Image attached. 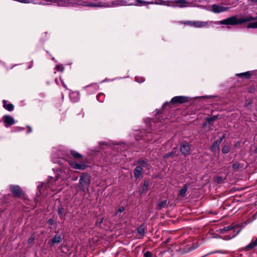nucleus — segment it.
Wrapping results in <instances>:
<instances>
[{
	"label": "nucleus",
	"instance_id": "16",
	"mask_svg": "<svg viewBox=\"0 0 257 257\" xmlns=\"http://www.w3.org/2000/svg\"><path fill=\"white\" fill-rule=\"evenodd\" d=\"M220 144V143H219L218 140L214 141L211 147V151L213 153H216V151L218 150V147Z\"/></svg>",
	"mask_w": 257,
	"mask_h": 257
},
{
	"label": "nucleus",
	"instance_id": "1",
	"mask_svg": "<svg viewBox=\"0 0 257 257\" xmlns=\"http://www.w3.org/2000/svg\"><path fill=\"white\" fill-rule=\"evenodd\" d=\"M255 20H257V17L254 18L250 15H248L246 17H238L237 16H233L219 21L218 24L226 25H237Z\"/></svg>",
	"mask_w": 257,
	"mask_h": 257
},
{
	"label": "nucleus",
	"instance_id": "32",
	"mask_svg": "<svg viewBox=\"0 0 257 257\" xmlns=\"http://www.w3.org/2000/svg\"><path fill=\"white\" fill-rule=\"evenodd\" d=\"M242 167L240 166V164L238 162H235L232 165V168L235 170L240 169Z\"/></svg>",
	"mask_w": 257,
	"mask_h": 257
},
{
	"label": "nucleus",
	"instance_id": "19",
	"mask_svg": "<svg viewBox=\"0 0 257 257\" xmlns=\"http://www.w3.org/2000/svg\"><path fill=\"white\" fill-rule=\"evenodd\" d=\"M57 181V178L55 180L53 178L50 177L48 181V187L49 188H51L54 186L56 184Z\"/></svg>",
	"mask_w": 257,
	"mask_h": 257
},
{
	"label": "nucleus",
	"instance_id": "17",
	"mask_svg": "<svg viewBox=\"0 0 257 257\" xmlns=\"http://www.w3.org/2000/svg\"><path fill=\"white\" fill-rule=\"evenodd\" d=\"M137 232L138 234L143 237L145 233V227L144 225H140L137 229Z\"/></svg>",
	"mask_w": 257,
	"mask_h": 257
},
{
	"label": "nucleus",
	"instance_id": "40",
	"mask_svg": "<svg viewBox=\"0 0 257 257\" xmlns=\"http://www.w3.org/2000/svg\"><path fill=\"white\" fill-rule=\"evenodd\" d=\"M224 253V252H223L221 250H216V251H213V252H211L209 253H208V254H212V253Z\"/></svg>",
	"mask_w": 257,
	"mask_h": 257
},
{
	"label": "nucleus",
	"instance_id": "30",
	"mask_svg": "<svg viewBox=\"0 0 257 257\" xmlns=\"http://www.w3.org/2000/svg\"><path fill=\"white\" fill-rule=\"evenodd\" d=\"M230 147L228 146H225L222 149V152L223 154H227L230 151Z\"/></svg>",
	"mask_w": 257,
	"mask_h": 257
},
{
	"label": "nucleus",
	"instance_id": "11",
	"mask_svg": "<svg viewBox=\"0 0 257 257\" xmlns=\"http://www.w3.org/2000/svg\"><path fill=\"white\" fill-rule=\"evenodd\" d=\"M62 240V237L61 235L56 234L54 237L51 240V246L54 245L55 244L60 243Z\"/></svg>",
	"mask_w": 257,
	"mask_h": 257
},
{
	"label": "nucleus",
	"instance_id": "24",
	"mask_svg": "<svg viewBox=\"0 0 257 257\" xmlns=\"http://www.w3.org/2000/svg\"><path fill=\"white\" fill-rule=\"evenodd\" d=\"M104 97H105V95L104 93H99L96 96V98H97V100L101 102L103 101V100L104 99Z\"/></svg>",
	"mask_w": 257,
	"mask_h": 257
},
{
	"label": "nucleus",
	"instance_id": "46",
	"mask_svg": "<svg viewBox=\"0 0 257 257\" xmlns=\"http://www.w3.org/2000/svg\"><path fill=\"white\" fill-rule=\"evenodd\" d=\"M254 152L255 153H257V148L255 149Z\"/></svg>",
	"mask_w": 257,
	"mask_h": 257
},
{
	"label": "nucleus",
	"instance_id": "47",
	"mask_svg": "<svg viewBox=\"0 0 257 257\" xmlns=\"http://www.w3.org/2000/svg\"><path fill=\"white\" fill-rule=\"evenodd\" d=\"M32 132V129H30V130H29V132Z\"/></svg>",
	"mask_w": 257,
	"mask_h": 257
},
{
	"label": "nucleus",
	"instance_id": "25",
	"mask_svg": "<svg viewBox=\"0 0 257 257\" xmlns=\"http://www.w3.org/2000/svg\"><path fill=\"white\" fill-rule=\"evenodd\" d=\"M70 153L75 158H80L82 157V156L80 154L74 150H71Z\"/></svg>",
	"mask_w": 257,
	"mask_h": 257
},
{
	"label": "nucleus",
	"instance_id": "39",
	"mask_svg": "<svg viewBox=\"0 0 257 257\" xmlns=\"http://www.w3.org/2000/svg\"><path fill=\"white\" fill-rule=\"evenodd\" d=\"M225 134H223L222 136L219 138V140H218V141L220 143L225 138Z\"/></svg>",
	"mask_w": 257,
	"mask_h": 257
},
{
	"label": "nucleus",
	"instance_id": "31",
	"mask_svg": "<svg viewBox=\"0 0 257 257\" xmlns=\"http://www.w3.org/2000/svg\"><path fill=\"white\" fill-rule=\"evenodd\" d=\"M236 234H231L229 235H225L222 238L224 240H229L233 238L234 237L236 236Z\"/></svg>",
	"mask_w": 257,
	"mask_h": 257
},
{
	"label": "nucleus",
	"instance_id": "4",
	"mask_svg": "<svg viewBox=\"0 0 257 257\" xmlns=\"http://www.w3.org/2000/svg\"><path fill=\"white\" fill-rule=\"evenodd\" d=\"M10 188L15 197L20 198L23 195V192L19 186L11 185Z\"/></svg>",
	"mask_w": 257,
	"mask_h": 257
},
{
	"label": "nucleus",
	"instance_id": "22",
	"mask_svg": "<svg viewBox=\"0 0 257 257\" xmlns=\"http://www.w3.org/2000/svg\"><path fill=\"white\" fill-rule=\"evenodd\" d=\"M86 168V165L84 163H77L76 166L74 167V169L78 170H84Z\"/></svg>",
	"mask_w": 257,
	"mask_h": 257
},
{
	"label": "nucleus",
	"instance_id": "15",
	"mask_svg": "<svg viewBox=\"0 0 257 257\" xmlns=\"http://www.w3.org/2000/svg\"><path fill=\"white\" fill-rule=\"evenodd\" d=\"M7 101L6 100H3V106L4 107L8 110V111H12L14 109V105L12 103L7 104Z\"/></svg>",
	"mask_w": 257,
	"mask_h": 257
},
{
	"label": "nucleus",
	"instance_id": "2",
	"mask_svg": "<svg viewBox=\"0 0 257 257\" xmlns=\"http://www.w3.org/2000/svg\"><path fill=\"white\" fill-rule=\"evenodd\" d=\"M90 182L91 177L89 175L85 174L81 175L79 181L80 189L83 191L86 190H88V186Z\"/></svg>",
	"mask_w": 257,
	"mask_h": 257
},
{
	"label": "nucleus",
	"instance_id": "9",
	"mask_svg": "<svg viewBox=\"0 0 257 257\" xmlns=\"http://www.w3.org/2000/svg\"><path fill=\"white\" fill-rule=\"evenodd\" d=\"M197 247V245H195L192 243H189L184 246L182 247V248H181V250H182V252L183 253H188L195 248Z\"/></svg>",
	"mask_w": 257,
	"mask_h": 257
},
{
	"label": "nucleus",
	"instance_id": "20",
	"mask_svg": "<svg viewBox=\"0 0 257 257\" xmlns=\"http://www.w3.org/2000/svg\"><path fill=\"white\" fill-rule=\"evenodd\" d=\"M188 189V187L186 185H184V187L179 191L178 195L184 197L186 192Z\"/></svg>",
	"mask_w": 257,
	"mask_h": 257
},
{
	"label": "nucleus",
	"instance_id": "35",
	"mask_svg": "<svg viewBox=\"0 0 257 257\" xmlns=\"http://www.w3.org/2000/svg\"><path fill=\"white\" fill-rule=\"evenodd\" d=\"M136 5H142L143 4H145L146 3V2L141 1V0H136Z\"/></svg>",
	"mask_w": 257,
	"mask_h": 257
},
{
	"label": "nucleus",
	"instance_id": "14",
	"mask_svg": "<svg viewBox=\"0 0 257 257\" xmlns=\"http://www.w3.org/2000/svg\"><path fill=\"white\" fill-rule=\"evenodd\" d=\"M84 88L88 92L91 90H97L99 88V86L97 83H93L85 86Z\"/></svg>",
	"mask_w": 257,
	"mask_h": 257
},
{
	"label": "nucleus",
	"instance_id": "42",
	"mask_svg": "<svg viewBox=\"0 0 257 257\" xmlns=\"http://www.w3.org/2000/svg\"><path fill=\"white\" fill-rule=\"evenodd\" d=\"M44 184H42L41 185H39L38 186V189L40 191L41 189L43 188Z\"/></svg>",
	"mask_w": 257,
	"mask_h": 257
},
{
	"label": "nucleus",
	"instance_id": "43",
	"mask_svg": "<svg viewBox=\"0 0 257 257\" xmlns=\"http://www.w3.org/2000/svg\"><path fill=\"white\" fill-rule=\"evenodd\" d=\"M49 223L50 224H53V219H49V221H48Z\"/></svg>",
	"mask_w": 257,
	"mask_h": 257
},
{
	"label": "nucleus",
	"instance_id": "12",
	"mask_svg": "<svg viewBox=\"0 0 257 257\" xmlns=\"http://www.w3.org/2000/svg\"><path fill=\"white\" fill-rule=\"evenodd\" d=\"M134 173L135 177L136 179L139 178L143 173L142 167L141 166H137L134 171Z\"/></svg>",
	"mask_w": 257,
	"mask_h": 257
},
{
	"label": "nucleus",
	"instance_id": "6",
	"mask_svg": "<svg viewBox=\"0 0 257 257\" xmlns=\"http://www.w3.org/2000/svg\"><path fill=\"white\" fill-rule=\"evenodd\" d=\"M229 8L219 6L218 5H213L212 6V11L214 13H220L223 12L228 11Z\"/></svg>",
	"mask_w": 257,
	"mask_h": 257
},
{
	"label": "nucleus",
	"instance_id": "34",
	"mask_svg": "<svg viewBox=\"0 0 257 257\" xmlns=\"http://www.w3.org/2000/svg\"><path fill=\"white\" fill-rule=\"evenodd\" d=\"M144 257H153V254L150 251H147L144 252Z\"/></svg>",
	"mask_w": 257,
	"mask_h": 257
},
{
	"label": "nucleus",
	"instance_id": "37",
	"mask_svg": "<svg viewBox=\"0 0 257 257\" xmlns=\"http://www.w3.org/2000/svg\"><path fill=\"white\" fill-rule=\"evenodd\" d=\"M125 210V208L123 206H121L119 208V209L117 210V212H116V214H117L118 213H121V212H123Z\"/></svg>",
	"mask_w": 257,
	"mask_h": 257
},
{
	"label": "nucleus",
	"instance_id": "44",
	"mask_svg": "<svg viewBox=\"0 0 257 257\" xmlns=\"http://www.w3.org/2000/svg\"><path fill=\"white\" fill-rule=\"evenodd\" d=\"M62 85L65 89H67V86L64 83H62Z\"/></svg>",
	"mask_w": 257,
	"mask_h": 257
},
{
	"label": "nucleus",
	"instance_id": "48",
	"mask_svg": "<svg viewBox=\"0 0 257 257\" xmlns=\"http://www.w3.org/2000/svg\"><path fill=\"white\" fill-rule=\"evenodd\" d=\"M167 103H164V106L167 104Z\"/></svg>",
	"mask_w": 257,
	"mask_h": 257
},
{
	"label": "nucleus",
	"instance_id": "28",
	"mask_svg": "<svg viewBox=\"0 0 257 257\" xmlns=\"http://www.w3.org/2000/svg\"><path fill=\"white\" fill-rule=\"evenodd\" d=\"M233 229V227L232 226H227L224 227L223 228L221 229V232L224 233L227 231H230Z\"/></svg>",
	"mask_w": 257,
	"mask_h": 257
},
{
	"label": "nucleus",
	"instance_id": "27",
	"mask_svg": "<svg viewBox=\"0 0 257 257\" xmlns=\"http://www.w3.org/2000/svg\"><path fill=\"white\" fill-rule=\"evenodd\" d=\"M250 74L249 72H246L244 73H238L236 74V76L239 77L244 76L246 78H248L250 76Z\"/></svg>",
	"mask_w": 257,
	"mask_h": 257
},
{
	"label": "nucleus",
	"instance_id": "26",
	"mask_svg": "<svg viewBox=\"0 0 257 257\" xmlns=\"http://www.w3.org/2000/svg\"><path fill=\"white\" fill-rule=\"evenodd\" d=\"M149 184H150L149 181L148 180H145L143 184V190L144 191H146L149 186Z\"/></svg>",
	"mask_w": 257,
	"mask_h": 257
},
{
	"label": "nucleus",
	"instance_id": "5",
	"mask_svg": "<svg viewBox=\"0 0 257 257\" xmlns=\"http://www.w3.org/2000/svg\"><path fill=\"white\" fill-rule=\"evenodd\" d=\"M191 150V145L186 142H183L180 145V151L182 154L186 156L188 155Z\"/></svg>",
	"mask_w": 257,
	"mask_h": 257
},
{
	"label": "nucleus",
	"instance_id": "10",
	"mask_svg": "<svg viewBox=\"0 0 257 257\" xmlns=\"http://www.w3.org/2000/svg\"><path fill=\"white\" fill-rule=\"evenodd\" d=\"M256 246H257V237L254 240H252L250 243L245 246L244 247L243 250L245 251H249L253 249Z\"/></svg>",
	"mask_w": 257,
	"mask_h": 257
},
{
	"label": "nucleus",
	"instance_id": "21",
	"mask_svg": "<svg viewBox=\"0 0 257 257\" xmlns=\"http://www.w3.org/2000/svg\"><path fill=\"white\" fill-rule=\"evenodd\" d=\"M70 97L73 102L77 101L79 99L78 94L75 92L70 93Z\"/></svg>",
	"mask_w": 257,
	"mask_h": 257
},
{
	"label": "nucleus",
	"instance_id": "36",
	"mask_svg": "<svg viewBox=\"0 0 257 257\" xmlns=\"http://www.w3.org/2000/svg\"><path fill=\"white\" fill-rule=\"evenodd\" d=\"M77 163L75 161H70L69 162L70 165L71 166V167L72 168H73L74 169V167L76 166Z\"/></svg>",
	"mask_w": 257,
	"mask_h": 257
},
{
	"label": "nucleus",
	"instance_id": "13",
	"mask_svg": "<svg viewBox=\"0 0 257 257\" xmlns=\"http://www.w3.org/2000/svg\"><path fill=\"white\" fill-rule=\"evenodd\" d=\"M173 3L177 5L178 7H186L188 4V2L186 0H175L173 2Z\"/></svg>",
	"mask_w": 257,
	"mask_h": 257
},
{
	"label": "nucleus",
	"instance_id": "33",
	"mask_svg": "<svg viewBox=\"0 0 257 257\" xmlns=\"http://www.w3.org/2000/svg\"><path fill=\"white\" fill-rule=\"evenodd\" d=\"M138 164H140V166L142 167H145L147 165V163L144 160H139Z\"/></svg>",
	"mask_w": 257,
	"mask_h": 257
},
{
	"label": "nucleus",
	"instance_id": "3",
	"mask_svg": "<svg viewBox=\"0 0 257 257\" xmlns=\"http://www.w3.org/2000/svg\"><path fill=\"white\" fill-rule=\"evenodd\" d=\"M211 23L209 21H188L187 24L195 28H203L208 27Z\"/></svg>",
	"mask_w": 257,
	"mask_h": 257
},
{
	"label": "nucleus",
	"instance_id": "7",
	"mask_svg": "<svg viewBox=\"0 0 257 257\" xmlns=\"http://www.w3.org/2000/svg\"><path fill=\"white\" fill-rule=\"evenodd\" d=\"M3 120L6 127H9L15 123L14 118L10 115H4Z\"/></svg>",
	"mask_w": 257,
	"mask_h": 257
},
{
	"label": "nucleus",
	"instance_id": "29",
	"mask_svg": "<svg viewBox=\"0 0 257 257\" xmlns=\"http://www.w3.org/2000/svg\"><path fill=\"white\" fill-rule=\"evenodd\" d=\"M247 27V28H257V22L249 23Z\"/></svg>",
	"mask_w": 257,
	"mask_h": 257
},
{
	"label": "nucleus",
	"instance_id": "18",
	"mask_svg": "<svg viewBox=\"0 0 257 257\" xmlns=\"http://www.w3.org/2000/svg\"><path fill=\"white\" fill-rule=\"evenodd\" d=\"M168 201L167 200H164L159 202L157 205V208L158 209H161L162 208H165L168 204Z\"/></svg>",
	"mask_w": 257,
	"mask_h": 257
},
{
	"label": "nucleus",
	"instance_id": "45",
	"mask_svg": "<svg viewBox=\"0 0 257 257\" xmlns=\"http://www.w3.org/2000/svg\"><path fill=\"white\" fill-rule=\"evenodd\" d=\"M171 156V154H167L166 155V157H169Z\"/></svg>",
	"mask_w": 257,
	"mask_h": 257
},
{
	"label": "nucleus",
	"instance_id": "8",
	"mask_svg": "<svg viewBox=\"0 0 257 257\" xmlns=\"http://www.w3.org/2000/svg\"><path fill=\"white\" fill-rule=\"evenodd\" d=\"M188 100V98L182 96H175L172 98L171 102L172 103H183L186 102Z\"/></svg>",
	"mask_w": 257,
	"mask_h": 257
},
{
	"label": "nucleus",
	"instance_id": "38",
	"mask_svg": "<svg viewBox=\"0 0 257 257\" xmlns=\"http://www.w3.org/2000/svg\"><path fill=\"white\" fill-rule=\"evenodd\" d=\"M35 239V237L34 235H32L28 239V242L29 243V244H31L32 243V242L34 241Z\"/></svg>",
	"mask_w": 257,
	"mask_h": 257
},
{
	"label": "nucleus",
	"instance_id": "23",
	"mask_svg": "<svg viewBox=\"0 0 257 257\" xmlns=\"http://www.w3.org/2000/svg\"><path fill=\"white\" fill-rule=\"evenodd\" d=\"M217 118V115H214L212 117H207L206 119V121L210 124H211L213 121L215 120Z\"/></svg>",
	"mask_w": 257,
	"mask_h": 257
},
{
	"label": "nucleus",
	"instance_id": "41",
	"mask_svg": "<svg viewBox=\"0 0 257 257\" xmlns=\"http://www.w3.org/2000/svg\"><path fill=\"white\" fill-rule=\"evenodd\" d=\"M135 79L136 80V81H138L139 82H144V78H142L141 79V81H139V80H138V77H135Z\"/></svg>",
	"mask_w": 257,
	"mask_h": 257
}]
</instances>
